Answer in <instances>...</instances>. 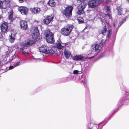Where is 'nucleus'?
I'll list each match as a JSON object with an SVG mask.
<instances>
[{
	"instance_id": "27",
	"label": "nucleus",
	"mask_w": 129,
	"mask_h": 129,
	"mask_svg": "<svg viewBox=\"0 0 129 129\" xmlns=\"http://www.w3.org/2000/svg\"><path fill=\"white\" fill-rule=\"evenodd\" d=\"M99 124L98 125L97 124H94L92 127V129H99Z\"/></svg>"
},
{
	"instance_id": "8",
	"label": "nucleus",
	"mask_w": 129,
	"mask_h": 129,
	"mask_svg": "<svg viewBox=\"0 0 129 129\" xmlns=\"http://www.w3.org/2000/svg\"><path fill=\"white\" fill-rule=\"evenodd\" d=\"M73 8L72 6L68 7L65 8L63 14L67 18H69L71 16Z\"/></svg>"
},
{
	"instance_id": "12",
	"label": "nucleus",
	"mask_w": 129,
	"mask_h": 129,
	"mask_svg": "<svg viewBox=\"0 0 129 129\" xmlns=\"http://www.w3.org/2000/svg\"><path fill=\"white\" fill-rule=\"evenodd\" d=\"M18 9L22 15H27L28 11V9L27 8L22 6L20 7Z\"/></svg>"
},
{
	"instance_id": "32",
	"label": "nucleus",
	"mask_w": 129,
	"mask_h": 129,
	"mask_svg": "<svg viewBox=\"0 0 129 129\" xmlns=\"http://www.w3.org/2000/svg\"><path fill=\"white\" fill-rule=\"evenodd\" d=\"M105 16L107 17V16H108V17H109V18H110L111 17V14L109 13H108L107 14H105Z\"/></svg>"
},
{
	"instance_id": "6",
	"label": "nucleus",
	"mask_w": 129,
	"mask_h": 129,
	"mask_svg": "<svg viewBox=\"0 0 129 129\" xmlns=\"http://www.w3.org/2000/svg\"><path fill=\"white\" fill-rule=\"evenodd\" d=\"M103 0H90L88 2V6L91 8H94L103 2Z\"/></svg>"
},
{
	"instance_id": "42",
	"label": "nucleus",
	"mask_w": 129,
	"mask_h": 129,
	"mask_svg": "<svg viewBox=\"0 0 129 129\" xmlns=\"http://www.w3.org/2000/svg\"><path fill=\"white\" fill-rule=\"evenodd\" d=\"M113 26L114 27L115 26V23H113Z\"/></svg>"
},
{
	"instance_id": "45",
	"label": "nucleus",
	"mask_w": 129,
	"mask_h": 129,
	"mask_svg": "<svg viewBox=\"0 0 129 129\" xmlns=\"http://www.w3.org/2000/svg\"><path fill=\"white\" fill-rule=\"evenodd\" d=\"M2 17V16L1 15H0V20L1 19Z\"/></svg>"
},
{
	"instance_id": "36",
	"label": "nucleus",
	"mask_w": 129,
	"mask_h": 129,
	"mask_svg": "<svg viewBox=\"0 0 129 129\" xmlns=\"http://www.w3.org/2000/svg\"><path fill=\"white\" fill-rule=\"evenodd\" d=\"M87 120L88 121H91V118L90 117V115H89L88 117V116H87Z\"/></svg>"
},
{
	"instance_id": "10",
	"label": "nucleus",
	"mask_w": 129,
	"mask_h": 129,
	"mask_svg": "<svg viewBox=\"0 0 129 129\" xmlns=\"http://www.w3.org/2000/svg\"><path fill=\"white\" fill-rule=\"evenodd\" d=\"M8 24L7 22L3 23L1 26V31L3 34H4L8 31Z\"/></svg>"
},
{
	"instance_id": "35",
	"label": "nucleus",
	"mask_w": 129,
	"mask_h": 129,
	"mask_svg": "<svg viewBox=\"0 0 129 129\" xmlns=\"http://www.w3.org/2000/svg\"><path fill=\"white\" fill-rule=\"evenodd\" d=\"M103 18H102L101 17H99V19H100V21H101L102 23H103L104 22V18H103Z\"/></svg>"
},
{
	"instance_id": "21",
	"label": "nucleus",
	"mask_w": 129,
	"mask_h": 129,
	"mask_svg": "<svg viewBox=\"0 0 129 129\" xmlns=\"http://www.w3.org/2000/svg\"><path fill=\"white\" fill-rule=\"evenodd\" d=\"M101 31L103 35L104 36L106 35V32L107 31L106 26H105L103 27L102 29H101Z\"/></svg>"
},
{
	"instance_id": "40",
	"label": "nucleus",
	"mask_w": 129,
	"mask_h": 129,
	"mask_svg": "<svg viewBox=\"0 0 129 129\" xmlns=\"http://www.w3.org/2000/svg\"><path fill=\"white\" fill-rule=\"evenodd\" d=\"M121 24H120V23H119V24L118 25V27H120V26L121 25Z\"/></svg>"
},
{
	"instance_id": "29",
	"label": "nucleus",
	"mask_w": 129,
	"mask_h": 129,
	"mask_svg": "<svg viewBox=\"0 0 129 129\" xmlns=\"http://www.w3.org/2000/svg\"><path fill=\"white\" fill-rule=\"evenodd\" d=\"M112 32L111 30H109L108 31L107 35V37L108 39L109 38L111 37V34Z\"/></svg>"
},
{
	"instance_id": "26",
	"label": "nucleus",
	"mask_w": 129,
	"mask_h": 129,
	"mask_svg": "<svg viewBox=\"0 0 129 129\" xmlns=\"http://www.w3.org/2000/svg\"><path fill=\"white\" fill-rule=\"evenodd\" d=\"M22 63V62H20V60L19 61V62H15L14 63L13 65L15 67L19 66L20 64V63Z\"/></svg>"
},
{
	"instance_id": "2",
	"label": "nucleus",
	"mask_w": 129,
	"mask_h": 129,
	"mask_svg": "<svg viewBox=\"0 0 129 129\" xmlns=\"http://www.w3.org/2000/svg\"><path fill=\"white\" fill-rule=\"evenodd\" d=\"M25 43L23 42L21 43V46L22 48H20L21 50H22V53L25 55H27L28 54L27 52L23 50L27 47L32 45L34 44L35 42V41L31 39L27 40L26 41H25Z\"/></svg>"
},
{
	"instance_id": "37",
	"label": "nucleus",
	"mask_w": 129,
	"mask_h": 129,
	"mask_svg": "<svg viewBox=\"0 0 129 129\" xmlns=\"http://www.w3.org/2000/svg\"><path fill=\"white\" fill-rule=\"evenodd\" d=\"M127 16H126V17H124L122 20V21H123V22H124L126 20V19L127 17Z\"/></svg>"
},
{
	"instance_id": "47",
	"label": "nucleus",
	"mask_w": 129,
	"mask_h": 129,
	"mask_svg": "<svg viewBox=\"0 0 129 129\" xmlns=\"http://www.w3.org/2000/svg\"><path fill=\"white\" fill-rule=\"evenodd\" d=\"M90 124H91V121H90Z\"/></svg>"
},
{
	"instance_id": "16",
	"label": "nucleus",
	"mask_w": 129,
	"mask_h": 129,
	"mask_svg": "<svg viewBox=\"0 0 129 129\" xmlns=\"http://www.w3.org/2000/svg\"><path fill=\"white\" fill-rule=\"evenodd\" d=\"M21 28L23 30H26L28 28L27 22L25 21H22L20 22Z\"/></svg>"
},
{
	"instance_id": "24",
	"label": "nucleus",
	"mask_w": 129,
	"mask_h": 129,
	"mask_svg": "<svg viewBox=\"0 0 129 129\" xmlns=\"http://www.w3.org/2000/svg\"><path fill=\"white\" fill-rule=\"evenodd\" d=\"M13 59L15 62H19V61L20 60V62L22 61L21 59H20L19 57L17 56H14L13 57Z\"/></svg>"
},
{
	"instance_id": "5",
	"label": "nucleus",
	"mask_w": 129,
	"mask_h": 129,
	"mask_svg": "<svg viewBox=\"0 0 129 129\" xmlns=\"http://www.w3.org/2000/svg\"><path fill=\"white\" fill-rule=\"evenodd\" d=\"M77 1H81V3L79 6L78 8L77 13L79 15H80L83 13L84 12V9L86 6V3L85 1L86 0H77Z\"/></svg>"
},
{
	"instance_id": "46",
	"label": "nucleus",
	"mask_w": 129,
	"mask_h": 129,
	"mask_svg": "<svg viewBox=\"0 0 129 129\" xmlns=\"http://www.w3.org/2000/svg\"><path fill=\"white\" fill-rule=\"evenodd\" d=\"M19 1H23V0H19Z\"/></svg>"
},
{
	"instance_id": "23",
	"label": "nucleus",
	"mask_w": 129,
	"mask_h": 129,
	"mask_svg": "<svg viewBox=\"0 0 129 129\" xmlns=\"http://www.w3.org/2000/svg\"><path fill=\"white\" fill-rule=\"evenodd\" d=\"M48 4L52 7H54L55 5V3L54 0H49L48 3Z\"/></svg>"
},
{
	"instance_id": "17",
	"label": "nucleus",
	"mask_w": 129,
	"mask_h": 129,
	"mask_svg": "<svg viewBox=\"0 0 129 129\" xmlns=\"http://www.w3.org/2000/svg\"><path fill=\"white\" fill-rule=\"evenodd\" d=\"M84 57L83 56L80 55H76L73 57V60L76 61H82L83 60Z\"/></svg>"
},
{
	"instance_id": "4",
	"label": "nucleus",
	"mask_w": 129,
	"mask_h": 129,
	"mask_svg": "<svg viewBox=\"0 0 129 129\" xmlns=\"http://www.w3.org/2000/svg\"><path fill=\"white\" fill-rule=\"evenodd\" d=\"M45 39L48 43L51 44H54V43L55 42L53 34L49 30H47L45 31Z\"/></svg>"
},
{
	"instance_id": "34",
	"label": "nucleus",
	"mask_w": 129,
	"mask_h": 129,
	"mask_svg": "<svg viewBox=\"0 0 129 129\" xmlns=\"http://www.w3.org/2000/svg\"><path fill=\"white\" fill-rule=\"evenodd\" d=\"M106 9L107 12H109L110 11V7L109 6H107Z\"/></svg>"
},
{
	"instance_id": "31",
	"label": "nucleus",
	"mask_w": 129,
	"mask_h": 129,
	"mask_svg": "<svg viewBox=\"0 0 129 129\" xmlns=\"http://www.w3.org/2000/svg\"><path fill=\"white\" fill-rule=\"evenodd\" d=\"M12 17L13 14L12 13H11L9 15L8 17L11 20H12Z\"/></svg>"
},
{
	"instance_id": "33",
	"label": "nucleus",
	"mask_w": 129,
	"mask_h": 129,
	"mask_svg": "<svg viewBox=\"0 0 129 129\" xmlns=\"http://www.w3.org/2000/svg\"><path fill=\"white\" fill-rule=\"evenodd\" d=\"M79 71L77 70H75L73 71V74H78Z\"/></svg>"
},
{
	"instance_id": "20",
	"label": "nucleus",
	"mask_w": 129,
	"mask_h": 129,
	"mask_svg": "<svg viewBox=\"0 0 129 129\" xmlns=\"http://www.w3.org/2000/svg\"><path fill=\"white\" fill-rule=\"evenodd\" d=\"M87 82V79L85 76H82L81 79V82L83 84H86Z\"/></svg>"
},
{
	"instance_id": "18",
	"label": "nucleus",
	"mask_w": 129,
	"mask_h": 129,
	"mask_svg": "<svg viewBox=\"0 0 129 129\" xmlns=\"http://www.w3.org/2000/svg\"><path fill=\"white\" fill-rule=\"evenodd\" d=\"M63 52L65 57L67 59L68 58L70 57L71 54L70 52L68 50H66L65 47V49H64Z\"/></svg>"
},
{
	"instance_id": "19",
	"label": "nucleus",
	"mask_w": 129,
	"mask_h": 129,
	"mask_svg": "<svg viewBox=\"0 0 129 129\" xmlns=\"http://www.w3.org/2000/svg\"><path fill=\"white\" fill-rule=\"evenodd\" d=\"M15 36L14 34H11L10 36L9 41L11 43H13L15 40Z\"/></svg>"
},
{
	"instance_id": "43",
	"label": "nucleus",
	"mask_w": 129,
	"mask_h": 129,
	"mask_svg": "<svg viewBox=\"0 0 129 129\" xmlns=\"http://www.w3.org/2000/svg\"><path fill=\"white\" fill-rule=\"evenodd\" d=\"M2 35L1 34V33H0V39L2 37Z\"/></svg>"
},
{
	"instance_id": "11",
	"label": "nucleus",
	"mask_w": 129,
	"mask_h": 129,
	"mask_svg": "<svg viewBox=\"0 0 129 129\" xmlns=\"http://www.w3.org/2000/svg\"><path fill=\"white\" fill-rule=\"evenodd\" d=\"M125 95L121 103L122 104H127L129 102V92H125Z\"/></svg>"
},
{
	"instance_id": "41",
	"label": "nucleus",
	"mask_w": 129,
	"mask_h": 129,
	"mask_svg": "<svg viewBox=\"0 0 129 129\" xmlns=\"http://www.w3.org/2000/svg\"><path fill=\"white\" fill-rule=\"evenodd\" d=\"M94 57V56H92V57H89V59H91V58H93Z\"/></svg>"
},
{
	"instance_id": "44",
	"label": "nucleus",
	"mask_w": 129,
	"mask_h": 129,
	"mask_svg": "<svg viewBox=\"0 0 129 129\" xmlns=\"http://www.w3.org/2000/svg\"><path fill=\"white\" fill-rule=\"evenodd\" d=\"M119 29V27H117L116 29V32H117L118 30Z\"/></svg>"
},
{
	"instance_id": "9",
	"label": "nucleus",
	"mask_w": 129,
	"mask_h": 129,
	"mask_svg": "<svg viewBox=\"0 0 129 129\" xmlns=\"http://www.w3.org/2000/svg\"><path fill=\"white\" fill-rule=\"evenodd\" d=\"M10 1L8 0H5L2 1H0V8L1 9H6L10 5Z\"/></svg>"
},
{
	"instance_id": "25",
	"label": "nucleus",
	"mask_w": 129,
	"mask_h": 129,
	"mask_svg": "<svg viewBox=\"0 0 129 129\" xmlns=\"http://www.w3.org/2000/svg\"><path fill=\"white\" fill-rule=\"evenodd\" d=\"M77 20L79 23H82L84 22L83 19L82 17H79L77 18Z\"/></svg>"
},
{
	"instance_id": "28",
	"label": "nucleus",
	"mask_w": 129,
	"mask_h": 129,
	"mask_svg": "<svg viewBox=\"0 0 129 129\" xmlns=\"http://www.w3.org/2000/svg\"><path fill=\"white\" fill-rule=\"evenodd\" d=\"M32 59L34 62H36L37 61H40V58L36 59L34 58V57H33V58H32Z\"/></svg>"
},
{
	"instance_id": "1",
	"label": "nucleus",
	"mask_w": 129,
	"mask_h": 129,
	"mask_svg": "<svg viewBox=\"0 0 129 129\" xmlns=\"http://www.w3.org/2000/svg\"><path fill=\"white\" fill-rule=\"evenodd\" d=\"M61 43L60 39H58L54 45V47L57 49H55L54 51L51 48L44 46L40 47L39 50L40 52L46 54H55L58 56L61 54H63L64 49H65V47L62 45Z\"/></svg>"
},
{
	"instance_id": "38",
	"label": "nucleus",
	"mask_w": 129,
	"mask_h": 129,
	"mask_svg": "<svg viewBox=\"0 0 129 129\" xmlns=\"http://www.w3.org/2000/svg\"><path fill=\"white\" fill-rule=\"evenodd\" d=\"M14 67H15L13 65V66H10L9 67V68L10 69H13Z\"/></svg>"
},
{
	"instance_id": "22",
	"label": "nucleus",
	"mask_w": 129,
	"mask_h": 129,
	"mask_svg": "<svg viewBox=\"0 0 129 129\" xmlns=\"http://www.w3.org/2000/svg\"><path fill=\"white\" fill-rule=\"evenodd\" d=\"M116 9L117 10L118 15H121L122 13V8L121 7L119 6L117 7Z\"/></svg>"
},
{
	"instance_id": "3",
	"label": "nucleus",
	"mask_w": 129,
	"mask_h": 129,
	"mask_svg": "<svg viewBox=\"0 0 129 129\" xmlns=\"http://www.w3.org/2000/svg\"><path fill=\"white\" fill-rule=\"evenodd\" d=\"M73 28L72 25H67L61 29V34L65 36H69Z\"/></svg>"
},
{
	"instance_id": "39",
	"label": "nucleus",
	"mask_w": 129,
	"mask_h": 129,
	"mask_svg": "<svg viewBox=\"0 0 129 129\" xmlns=\"http://www.w3.org/2000/svg\"><path fill=\"white\" fill-rule=\"evenodd\" d=\"M124 22L121 21L120 22V23L122 25Z\"/></svg>"
},
{
	"instance_id": "14",
	"label": "nucleus",
	"mask_w": 129,
	"mask_h": 129,
	"mask_svg": "<svg viewBox=\"0 0 129 129\" xmlns=\"http://www.w3.org/2000/svg\"><path fill=\"white\" fill-rule=\"evenodd\" d=\"M30 10L34 14H38L40 13L41 11L40 9L38 7L31 8L30 9Z\"/></svg>"
},
{
	"instance_id": "7",
	"label": "nucleus",
	"mask_w": 129,
	"mask_h": 129,
	"mask_svg": "<svg viewBox=\"0 0 129 129\" xmlns=\"http://www.w3.org/2000/svg\"><path fill=\"white\" fill-rule=\"evenodd\" d=\"M99 45L97 44L95 45H92L91 47V49L89 52L91 53H94L95 54L98 53L99 52V50L102 48L101 44Z\"/></svg>"
},
{
	"instance_id": "15",
	"label": "nucleus",
	"mask_w": 129,
	"mask_h": 129,
	"mask_svg": "<svg viewBox=\"0 0 129 129\" xmlns=\"http://www.w3.org/2000/svg\"><path fill=\"white\" fill-rule=\"evenodd\" d=\"M53 18V17L52 16H47L46 18L44 19V23L45 24H48L51 21Z\"/></svg>"
},
{
	"instance_id": "30",
	"label": "nucleus",
	"mask_w": 129,
	"mask_h": 129,
	"mask_svg": "<svg viewBox=\"0 0 129 129\" xmlns=\"http://www.w3.org/2000/svg\"><path fill=\"white\" fill-rule=\"evenodd\" d=\"M114 113H113L108 118H106L105 119V121L106 122V123H107L108 121V120L110 119Z\"/></svg>"
},
{
	"instance_id": "13",
	"label": "nucleus",
	"mask_w": 129,
	"mask_h": 129,
	"mask_svg": "<svg viewBox=\"0 0 129 129\" xmlns=\"http://www.w3.org/2000/svg\"><path fill=\"white\" fill-rule=\"evenodd\" d=\"M34 31L33 33H32V37L33 38H38L39 35V30L37 27L36 26L34 28Z\"/></svg>"
}]
</instances>
